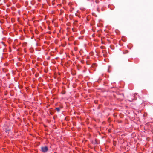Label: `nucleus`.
I'll return each mask as SVG.
<instances>
[{
	"mask_svg": "<svg viewBox=\"0 0 153 153\" xmlns=\"http://www.w3.org/2000/svg\"><path fill=\"white\" fill-rule=\"evenodd\" d=\"M41 150L43 152H47L48 150V148L47 146H42L41 147Z\"/></svg>",
	"mask_w": 153,
	"mask_h": 153,
	"instance_id": "1",
	"label": "nucleus"
},
{
	"mask_svg": "<svg viewBox=\"0 0 153 153\" xmlns=\"http://www.w3.org/2000/svg\"><path fill=\"white\" fill-rule=\"evenodd\" d=\"M56 109L58 112H59L60 111V109L59 108L57 107L56 108Z\"/></svg>",
	"mask_w": 153,
	"mask_h": 153,
	"instance_id": "2",
	"label": "nucleus"
}]
</instances>
